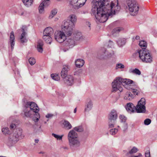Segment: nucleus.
Returning a JSON list of instances; mask_svg holds the SVG:
<instances>
[{
    "instance_id": "obj_1",
    "label": "nucleus",
    "mask_w": 157,
    "mask_h": 157,
    "mask_svg": "<svg viewBox=\"0 0 157 157\" xmlns=\"http://www.w3.org/2000/svg\"><path fill=\"white\" fill-rule=\"evenodd\" d=\"M107 0H93V6L92 9V13L97 20L100 22H105L109 16H112L119 11L120 7L113 2L109 4Z\"/></svg>"
},
{
    "instance_id": "obj_2",
    "label": "nucleus",
    "mask_w": 157,
    "mask_h": 157,
    "mask_svg": "<svg viewBox=\"0 0 157 157\" xmlns=\"http://www.w3.org/2000/svg\"><path fill=\"white\" fill-rule=\"evenodd\" d=\"M84 130L82 125L74 127L69 131L67 134V138L68 145L72 149H75L81 145V141L78 132H82Z\"/></svg>"
},
{
    "instance_id": "obj_3",
    "label": "nucleus",
    "mask_w": 157,
    "mask_h": 157,
    "mask_svg": "<svg viewBox=\"0 0 157 157\" xmlns=\"http://www.w3.org/2000/svg\"><path fill=\"white\" fill-rule=\"evenodd\" d=\"M39 111L37 105L34 102L30 101L27 102L25 104L23 110L25 116L32 118L35 122H38L40 118Z\"/></svg>"
},
{
    "instance_id": "obj_4",
    "label": "nucleus",
    "mask_w": 157,
    "mask_h": 157,
    "mask_svg": "<svg viewBox=\"0 0 157 157\" xmlns=\"http://www.w3.org/2000/svg\"><path fill=\"white\" fill-rule=\"evenodd\" d=\"M64 25H62L61 30L56 31L54 33V37L55 40L59 43H62L67 40V37L71 36L73 32L67 28H63Z\"/></svg>"
},
{
    "instance_id": "obj_5",
    "label": "nucleus",
    "mask_w": 157,
    "mask_h": 157,
    "mask_svg": "<svg viewBox=\"0 0 157 157\" xmlns=\"http://www.w3.org/2000/svg\"><path fill=\"white\" fill-rule=\"evenodd\" d=\"M136 54L139 56L140 59L144 63H151L153 61L152 55L147 50L141 49L138 50Z\"/></svg>"
},
{
    "instance_id": "obj_6",
    "label": "nucleus",
    "mask_w": 157,
    "mask_h": 157,
    "mask_svg": "<svg viewBox=\"0 0 157 157\" xmlns=\"http://www.w3.org/2000/svg\"><path fill=\"white\" fill-rule=\"evenodd\" d=\"M77 21V17L75 14H71L68 17L67 21H64L62 25L63 28H67L72 32L74 31L75 25Z\"/></svg>"
},
{
    "instance_id": "obj_7",
    "label": "nucleus",
    "mask_w": 157,
    "mask_h": 157,
    "mask_svg": "<svg viewBox=\"0 0 157 157\" xmlns=\"http://www.w3.org/2000/svg\"><path fill=\"white\" fill-rule=\"evenodd\" d=\"M24 135L22 133V130L17 128L13 133L10 134L8 137V142L12 144L16 143L20 139L24 138Z\"/></svg>"
},
{
    "instance_id": "obj_8",
    "label": "nucleus",
    "mask_w": 157,
    "mask_h": 157,
    "mask_svg": "<svg viewBox=\"0 0 157 157\" xmlns=\"http://www.w3.org/2000/svg\"><path fill=\"white\" fill-rule=\"evenodd\" d=\"M122 86V78L120 77L116 78L111 83V91L113 93L118 91L120 93L122 92L123 90Z\"/></svg>"
},
{
    "instance_id": "obj_9",
    "label": "nucleus",
    "mask_w": 157,
    "mask_h": 157,
    "mask_svg": "<svg viewBox=\"0 0 157 157\" xmlns=\"http://www.w3.org/2000/svg\"><path fill=\"white\" fill-rule=\"evenodd\" d=\"M127 4L130 14L132 16L136 15L139 9V5L135 0H128Z\"/></svg>"
},
{
    "instance_id": "obj_10",
    "label": "nucleus",
    "mask_w": 157,
    "mask_h": 157,
    "mask_svg": "<svg viewBox=\"0 0 157 157\" xmlns=\"http://www.w3.org/2000/svg\"><path fill=\"white\" fill-rule=\"evenodd\" d=\"M145 99L144 98H142L138 101L137 104L136 106L135 109L137 113H144L146 111Z\"/></svg>"
},
{
    "instance_id": "obj_11",
    "label": "nucleus",
    "mask_w": 157,
    "mask_h": 157,
    "mask_svg": "<svg viewBox=\"0 0 157 157\" xmlns=\"http://www.w3.org/2000/svg\"><path fill=\"white\" fill-rule=\"evenodd\" d=\"M86 0H70V4L75 9H78L82 6Z\"/></svg>"
},
{
    "instance_id": "obj_12",
    "label": "nucleus",
    "mask_w": 157,
    "mask_h": 157,
    "mask_svg": "<svg viewBox=\"0 0 157 157\" xmlns=\"http://www.w3.org/2000/svg\"><path fill=\"white\" fill-rule=\"evenodd\" d=\"M93 107V103L92 101L90 99H87L84 106V113H89L92 110Z\"/></svg>"
},
{
    "instance_id": "obj_13",
    "label": "nucleus",
    "mask_w": 157,
    "mask_h": 157,
    "mask_svg": "<svg viewBox=\"0 0 157 157\" xmlns=\"http://www.w3.org/2000/svg\"><path fill=\"white\" fill-rule=\"evenodd\" d=\"M15 42V41L14 33L13 31H11L10 34V37L8 44L10 46L12 50L14 48Z\"/></svg>"
},
{
    "instance_id": "obj_14",
    "label": "nucleus",
    "mask_w": 157,
    "mask_h": 157,
    "mask_svg": "<svg viewBox=\"0 0 157 157\" xmlns=\"http://www.w3.org/2000/svg\"><path fill=\"white\" fill-rule=\"evenodd\" d=\"M117 118V111L114 110H112L109 115L108 119L109 121H113V122H115Z\"/></svg>"
},
{
    "instance_id": "obj_15",
    "label": "nucleus",
    "mask_w": 157,
    "mask_h": 157,
    "mask_svg": "<svg viewBox=\"0 0 157 157\" xmlns=\"http://www.w3.org/2000/svg\"><path fill=\"white\" fill-rule=\"evenodd\" d=\"M70 67L68 65H65L62 68L61 73V77L65 78L67 77V75L68 71L70 70Z\"/></svg>"
},
{
    "instance_id": "obj_16",
    "label": "nucleus",
    "mask_w": 157,
    "mask_h": 157,
    "mask_svg": "<svg viewBox=\"0 0 157 157\" xmlns=\"http://www.w3.org/2000/svg\"><path fill=\"white\" fill-rule=\"evenodd\" d=\"M67 44L70 48H72L76 44V41L74 37L67 39Z\"/></svg>"
},
{
    "instance_id": "obj_17",
    "label": "nucleus",
    "mask_w": 157,
    "mask_h": 157,
    "mask_svg": "<svg viewBox=\"0 0 157 157\" xmlns=\"http://www.w3.org/2000/svg\"><path fill=\"white\" fill-rule=\"evenodd\" d=\"M125 109L129 113H133L135 111V106L131 103H128L125 106Z\"/></svg>"
},
{
    "instance_id": "obj_18",
    "label": "nucleus",
    "mask_w": 157,
    "mask_h": 157,
    "mask_svg": "<svg viewBox=\"0 0 157 157\" xmlns=\"http://www.w3.org/2000/svg\"><path fill=\"white\" fill-rule=\"evenodd\" d=\"M64 82L66 84L69 86L72 85L74 82L73 78L72 76L68 75L64 78Z\"/></svg>"
},
{
    "instance_id": "obj_19",
    "label": "nucleus",
    "mask_w": 157,
    "mask_h": 157,
    "mask_svg": "<svg viewBox=\"0 0 157 157\" xmlns=\"http://www.w3.org/2000/svg\"><path fill=\"white\" fill-rule=\"evenodd\" d=\"M122 82L124 86L125 85L131 86L135 84V82L133 80L129 79L122 78Z\"/></svg>"
},
{
    "instance_id": "obj_20",
    "label": "nucleus",
    "mask_w": 157,
    "mask_h": 157,
    "mask_svg": "<svg viewBox=\"0 0 157 157\" xmlns=\"http://www.w3.org/2000/svg\"><path fill=\"white\" fill-rule=\"evenodd\" d=\"M54 32L53 29L51 27H48L44 30L43 35L51 36Z\"/></svg>"
},
{
    "instance_id": "obj_21",
    "label": "nucleus",
    "mask_w": 157,
    "mask_h": 157,
    "mask_svg": "<svg viewBox=\"0 0 157 157\" xmlns=\"http://www.w3.org/2000/svg\"><path fill=\"white\" fill-rule=\"evenodd\" d=\"M62 124L63 128L66 130H70L72 127L71 124L67 120H64Z\"/></svg>"
},
{
    "instance_id": "obj_22",
    "label": "nucleus",
    "mask_w": 157,
    "mask_h": 157,
    "mask_svg": "<svg viewBox=\"0 0 157 157\" xmlns=\"http://www.w3.org/2000/svg\"><path fill=\"white\" fill-rule=\"evenodd\" d=\"M135 96L131 92H127L124 94V98L125 100H131Z\"/></svg>"
},
{
    "instance_id": "obj_23",
    "label": "nucleus",
    "mask_w": 157,
    "mask_h": 157,
    "mask_svg": "<svg viewBox=\"0 0 157 157\" xmlns=\"http://www.w3.org/2000/svg\"><path fill=\"white\" fill-rule=\"evenodd\" d=\"M84 61L82 59H78L75 62V64L77 67H82L84 63Z\"/></svg>"
},
{
    "instance_id": "obj_24",
    "label": "nucleus",
    "mask_w": 157,
    "mask_h": 157,
    "mask_svg": "<svg viewBox=\"0 0 157 157\" xmlns=\"http://www.w3.org/2000/svg\"><path fill=\"white\" fill-rule=\"evenodd\" d=\"M47 6V5H46L44 3L41 1L38 7L39 13L40 14L44 13V8Z\"/></svg>"
},
{
    "instance_id": "obj_25",
    "label": "nucleus",
    "mask_w": 157,
    "mask_h": 157,
    "mask_svg": "<svg viewBox=\"0 0 157 157\" xmlns=\"http://www.w3.org/2000/svg\"><path fill=\"white\" fill-rule=\"evenodd\" d=\"M43 38L46 43L49 44H51L52 41L51 36L43 35Z\"/></svg>"
},
{
    "instance_id": "obj_26",
    "label": "nucleus",
    "mask_w": 157,
    "mask_h": 157,
    "mask_svg": "<svg viewBox=\"0 0 157 157\" xmlns=\"http://www.w3.org/2000/svg\"><path fill=\"white\" fill-rule=\"evenodd\" d=\"M117 42L119 46L121 47L125 44L126 40L124 38H120L117 41Z\"/></svg>"
},
{
    "instance_id": "obj_27",
    "label": "nucleus",
    "mask_w": 157,
    "mask_h": 157,
    "mask_svg": "<svg viewBox=\"0 0 157 157\" xmlns=\"http://www.w3.org/2000/svg\"><path fill=\"white\" fill-rule=\"evenodd\" d=\"M73 37L76 41L82 40L83 39L82 34L80 32L76 33Z\"/></svg>"
},
{
    "instance_id": "obj_28",
    "label": "nucleus",
    "mask_w": 157,
    "mask_h": 157,
    "mask_svg": "<svg viewBox=\"0 0 157 157\" xmlns=\"http://www.w3.org/2000/svg\"><path fill=\"white\" fill-rule=\"evenodd\" d=\"M129 72L130 73L138 75H140L141 74V71L138 69H132L131 68L129 69Z\"/></svg>"
},
{
    "instance_id": "obj_29",
    "label": "nucleus",
    "mask_w": 157,
    "mask_h": 157,
    "mask_svg": "<svg viewBox=\"0 0 157 157\" xmlns=\"http://www.w3.org/2000/svg\"><path fill=\"white\" fill-rule=\"evenodd\" d=\"M43 43L42 41H39L38 42L36 48L37 51L39 52L42 53L43 52Z\"/></svg>"
},
{
    "instance_id": "obj_30",
    "label": "nucleus",
    "mask_w": 157,
    "mask_h": 157,
    "mask_svg": "<svg viewBox=\"0 0 157 157\" xmlns=\"http://www.w3.org/2000/svg\"><path fill=\"white\" fill-rule=\"evenodd\" d=\"M102 52L105 54V56H106L110 57L114 54V52L113 51L109 52L108 51H106L105 48H103L102 49Z\"/></svg>"
},
{
    "instance_id": "obj_31",
    "label": "nucleus",
    "mask_w": 157,
    "mask_h": 157,
    "mask_svg": "<svg viewBox=\"0 0 157 157\" xmlns=\"http://www.w3.org/2000/svg\"><path fill=\"white\" fill-rule=\"evenodd\" d=\"M57 12V10L56 9H54L52 10L48 16V19H52L56 15Z\"/></svg>"
},
{
    "instance_id": "obj_32",
    "label": "nucleus",
    "mask_w": 157,
    "mask_h": 157,
    "mask_svg": "<svg viewBox=\"0 0 157 157\" xmlns=\"http://www.w3.org/2000/svg\"><path fill=\"white\" fill-rule=\"evenodd\" d=\"M33 0H22L24 5L27 7L30 6L33 2Z\"/></svg>"
},
{
    "instance_id": "obj_33",
    "label": "nucleus",
    "mask_w": 157,
    "mask_h": 157,
    "mask_svg": "<svg viewBox=\"0 0 157 157\" xmlns=\"http://www.w3.org/2000/svg\"><path fill=\"white\" fill-rule=\"evenodd\" d=\"M124 67V66L123 64L118 63L116 64L115 69L116 70L121 69V71H123Z\"/></svg>"
},
{
    "instance_id": "obj_34",
    "label": "nucleus",
    "mask_w": 157,
    "mask_h": 157,
    "mask_svg": "<svg viewBox=\"0 0 157 157\" xmlns=\"http://www.w3.org/2000/svg\"><path fill=\"white\" fill-rule=\"evenodd\" d=\"M131 91L133 93L134 95H138L140 93V90L139 88L136 89L131 88Z\"/></svg>"
},
{
    "instance_id": "obj_35",
    "label": "nucleus",
    "mask_w": 157,
    "mask_h": 157,
    "mask_svg": "<svg viewBox=\"0 0 157 157\" xmlns=\"http://www.w3.org/2000/svg\"><path fill=\"white\" fill-rule=\"evenodd\" d=\"M140 46L143 49H145L147 47V43L144 40H140L139 43Z\"/></svg>"
},
{
    "instance_id": "obj_36",
    "label": "nucleus",
    "mask_w": 157,
    "mask_h": 157,
    "mask_svg": "<svg viewBox=\"0 0 157 157\" xmlns=\"http://www.w3.org/2000/svg\"><path fill=\"white\" fill-rule=\"evenodd\" d=\"M21 31L22 33L21 34L20 37H26L27 35L26 29L24 26L22 27Z\"/></svg>"
},
{
    "instance_id": "obj_37",
    "label": "nucleus",
    "mask_w": 157,
    "mask_h": 157,
    "mask_svg": "<svg viewBox=\"0 0 157 157\" xmlns=\"http://www.w3.org/2000/svg\"><path fill=\"white\" fill-rule=\"evenodd\" d=\"M124 29L122 27H117L114 29L112 31L113 33H118L121 31L123 30Z\"/></svg>"
},
{
    "instance_id": "obj_38",
    "label": "nucleus",
    "mask_w": 157,
    "mask_h": 157,
    "mask_svg": "<svg viewBox=\"0 0 157 157\" xmlns=\"http://www.w3.org/2000/svg\"><path fill=\"white\" fill-rule=\"evenodd\" d=\"M51 78L55 81H58L59 79V77L56 74H52L51 75Z\"/></svg>"
},
{
    "instance_id": "obj_39",
    "label": "nucleus",
    "mask_w": 157,
    "mask_h": 157,
    "mask_svg": "<svg viewBox=\"0 0 157 157\" xmlns=\"http://www.w3.org/2000/svg\"><path fill=\"white\" fill-rule=\"evenodd\" d=\"M29 63L31 65H34L36 62V59L33 57L30 58L29 59Z\"/></svg>"
},
{
    "instance_id": "obj_40",
    "label": "nucleus",
    "mask_w": 157,
    "mask_h": 157,
    "mask_svg": "<svg viewBox=\"0 0 157 157\" xmlns=\"http://www.w3.org/2000/svg\"><path fill=\"white\" fill-rule=\"evenodd\" d=\"M118 130L116 128L110 129L109 132L110 134L114 135L116 134L118 132Z\"/></svg>"
},
{
    "instance_id": "obj_41",
    "label": "nucleus",
    "mask_w": 157,
    "mask_h": 157,
    "mask_svg": "<svg viewBox=\"0 0 157 157\" xmlns=\"http://www.w3.org/2000/svg\"><path fill=\"white\" fill-rule=\"evenodd\" d=\"M52 135L54 137L57 139V140H62V137L63 136V135L59 136L54 133H52Z\"/></svg>"
},
{
    "instance_id": "obj_42",
    "label": "nucleus",
    "mask_w": 157,
    "mask_h": 157,
    "mask_svg": "<svg viewBox=\"0 0 157 157\" xmlns=\"http://www.w3.org/2000/svg\"><path fill=\"white\" fill-rule=\"evenodd\" d=\"M138 151V149L135 147H133L129 151L130 154H133L136 153Z\"/></svg>"
},
{
    "instance_id": "obj_43",
    "label": "nucleus",
    "mask_w": 157,
    "mask_h": 157,
    "mask_svg": "<svg viewBox=\"0 0 157 157\" xmlns=\"http://www.w3.org/2000/svg\"><path fill=\"white\" fill-rule=\"evenodd\" d=\"M2 132L5 135L8 134L9 133V131L8 128L4 127L2 129Z\"/></svg>"
},
{
    "instance_id": "obj_44",
    "label": "nucleus",
    "mask_w": 157,
    "mask_h": 157,
    "mask_svg": "<svg viewBox=\"0 0 157 157\" xmlns=\"http://www.w3.org/2000/svg\"><path fill=\"white\" fill-rule=\"evenodd\" d=\"M119 118L121 122H125L126 120V117L124 115H121L119 116Z\"/></svg>"
},
{
    "instance_id": "obj_45",
    "label": "nucleus",
    "mask_w": 157,
    "mask_h": 157,
    "mask_svg": "<svg viewBox=\"0 0 157 157\" xmlns=\"http://www.w3.org/2000/svg\"><path fill=\"white\" fill-rule=\"evenodd\" d=\"M151 122V119L149 118H147L145 119L144 121V123L145 125H149Z\"/></svg>"
},
{
    "instance_id": "obj_46",
    "label": "nucleus",
    "mask_w": 157,
    "mask_h": 157,
    "mask_svg": "<svg viewBox=\"0 0 157 157\" xmlns=\"http://www.w3.org/2000/svg\"><path fill=\"white\" fill-rule=\"evenodd\" d=\"M20 40L22 43H25L27 41L26 37H20Z\"/></svg>"
},
{
    "instance_id": "obj_47",
    "label": "nucleus",
    "mask_w": 157,
    "mask_h": 157,
    "mask_svg": "<svg viewBox=\"0 0 157 157\" xmlns=\"http://www.w3.org/2000/svg\"><path fill=\"white\" fill-rule=\"evenodd\" d=\"M115 122H113V121H109V128H113L114 127V125L115 124Z\"/></svg>"
},
{
    "instance_id": "obj_48",
    "label": "nucleus",
    "mask_w": 157,
    "mask_h": 157,
    "mask_svg": "<svg viewBox=\"0 0 157 157\" xmlns=\"http://www.w3.org/2000/svg\"><path fill=\"white\" fill-rule=\"evenodd\" d=\"M54 116V115L52 113H48L47 114L46 116L45 117L47 118H51Z\"/></svg>"
},
{
    "instance_id": "obj_49",
    "label": "nucleus",
    "mask_w": 157,
    "mask_h": 157,
    "mask_svg": "<svg viewBox=\"0 0 157 157\" xmlns=\"http://www.w3.org/2000/svg\"><path fill=\"white\" fill-rule=\"evenodd\" d=\"M145 157H151L150 154V150H148L146 151L145 153Z\"/></svg>"
},
{
    "instance_id": "obj_50",
    "label": "nucleus",
    "mask_w": 157,
    "mask_h": 157,
    "mask_svg": "<svg viewBox=\"0 0 157 157\" xmlns=\"http://www.w3.org/2000/svg\"><path fill=\"white\" fill-rule=\"evenodd\" d=\"M49 0H42L41 1L44 3L46 5H47L48 6L50 4Z\"/></svg>"
},
{
    "instance_id": "obj_51",
    "label": "nucleus",
    "mask_w": 157,
    "mask_h": 157,
    "mask_svg": "<svg viewBox=\"0 0 157 157\" xmlns=\"http://www.w3.org/2000/svg\"><path fill=\"white\" fill-rule=\"evenodd\" d=\"M16 125L13 123L11 124L10 126V128L11 129H14L16 128Z\"/></svg>"
},
{
    "instance_id": "obj_52",
    "label": "nucleus",
    "mask_w": 157,
    "mask_h": 157,
    "mask_svg": "<svg viewBox=\"0 0 157 157\" xmlns=\"http://www.w3.org/2000/svg\"><path fill=\"white\" fill-rule=\"evenodd\" d=\"M113 43L112 41L109 40V44H108V46L109 47H111L113 45Z\"/></svg>"
},
{
    "instance_id": "obj_53",
    "label": "nucleus",
    "mask_w": 157,
    "mask_h": 157,
    "mask_svg": "<svg viewBox=\"0 0 157 157\" xmlns=\"http://www.w3.org/2000/svg\"><path fill=\"white\" fill-rule=\"evenodd\" d=\"M142 154L141 153H139L138 155L136 156H131L130 157H139L140 156H141Z\"/></svg>"
},
{
    "instance_id": "obj_54",
    "label": "nucleus",
    "mask_w": 157,
    "mask_h": 157,
    "mask_svg": "<svg viewBox=\"0 0 157 157\" xmlns=\"http://www.w3.org/2000/svg\"><path fill=\"white\" fill-rule=\"evenodd\" d=\"M140 37L139 36H136V38H135V39H136V40H138L140 39Z\"/></svg>"
},
{
    "instance_id": "obj_55",
    "label": "nucleus",
    "mask_w": 157,
    "mask_h": 157,
    "mask_svg": "<svg viewBox=\"0 0 157 157\" xmlns=\"http://www.w3.org/2000/svg\"><path fill=\"white\" fill-rule=\"evenodd\" d=\"M39 141V140L38 139H36L35 140V142L36 143H38V142Z\"/></svg>"
},
{
    "instance_id": "obj_56",
    "label": "nucleus",
    "mask_w": 157,
    "mask_h": 157,
    "mask_svg": "<svg viewBox=\"0 0 157 157\" xmlns=\"http://www.w3.org/2000/svg\"><path fill=\"white\" fill-rule=\"evenodd\" d=\"M19 14L20 15H23L24 14V12H22L21 13H19Z\"/></svg>"
},
{
    "instance_id": "obj_57",
    "label": "nucleus",
    "mask_w": 157,
    "mask_h": 157,
    "mask_svg": "<svg viewBox=\"0 0 157 157\" xmlns=\"http://www.w3.org/2000/svg\"><path fill=\"white\" fill-rule=\"evenodd\" d=\"M76 111H77V109H76V108H75L74 110V113H75L76 112Z\"/></svg>"
},
{
    "instance_id": "obj_58",
    "label": "nucleus",
    "mask_w": 157,
    "mask_h": 157,
    "mask_svg": "<svg viewBox=\"0 0 157 157\" xmlns=\"http://www.w3.org/2000/svg\"><path fill=\"white\" fill-rule=\"evenodd\" d=\"M39 129H40V132H42L43 130L41 129V126H40L39 127Z\"/></svg>"
},
{
    "instance_id": "obj_59",
    "label": "nucleus",
    "mask_w": 157,
    "mask_h": 157,
    "mask_svg": "<svg viewBox=\"0 0 157 157\" xmlns=\"http://www.w3.org/2000/svg\"><path fill=\"white\" fill-rule=\"evenodd\" d=\"M39 153V154H44V152L43 151H41Z\"/></svg>"
},
{
    "instance_id": "obj_60",
    "label": "nucleus",
    "mask_w": 157,
    "mask_h": 157,
    "mask_svg": "<svg viewBox=\"0 0 157 157\" xmlns=\"http://www.w3.org/2000/svg\"><path fill=\"white\" fill-rule=\"evenodd\" d=\"M155 79H156V80H157V75Z\"/></svg>"
},
{
    "instance_id": "obj_61",
    "label": "nucleus",
    "mask_w": 157,
    "mask_h": 157,
    "mask_svg": "<svg viewBox=\"0 0 157 157\" xmlns=\"http://www.w3.org/2000/svg\"><path fill=\"white\" fill-rule=\"evenodd\" d=\"M58 19V18H55L56 20H57Z\"/></svg>"
},
{
    "instance_id": "obj_62",
    "label": "nucleus",
    "mask_w": 157,
    "mask_h": 157,
    "mask_svg": "<svg viewBox=\"0 0 157 157\" xmlns=\"http://www.w3.org/2000/svg\"><path fill=\"white\" fill-rule=\"evenodd\" d=\"M44 124H46L47 123V122L46 121H45V122H44Z\"/></svg>"
},
{
    "instance_id": "obj_63",
    "label": "nucleus",
    "mask_w": 157,
    "mask_h": 157,
    "mask_svg": "<svg viewBox=\"0 0 157 157\" xmlns=\"http://www.w3.org/2000/svg\"><path fill=\"white\" fill-rule=\"evenodd\" d=\"M1 157H6L4 156H1Z\"/></svg>"
},
{
    "instance_id": "obj_64",
    "label": "nucleus",
    "mask_w": 157,
    "mask_h": 157,
    "mask_svg": "<svg viewBox=\"0 0 157 157\" xmlns=\"http://www.w3.org/2000/svg\"><path fill=\"white\" fill-rule=\"evenodd\" d=\"M139 157H143L142 156V155L141 156H140Z\"/></svg>"
}]
</instances>
